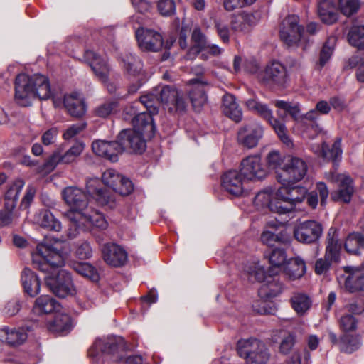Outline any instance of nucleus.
Segmentation results:
<instances>
[{
    "label": "nucleus",
    "mask_w": 364,
    "mask_h": 364,
    "mask_svg": "<svg viewBox=\"0 0 364 364\" xmlns=\"http://www.w3.org/2000/svg\"><path fill=\"white\" fill-rule=\"evenodd\" d=\"M55 245H38L36 252L32 255L33 265L42 272L51 274L45 277L46 284L56 296L64 298L74 291L73 284L70 274L65 270L58 271L54 276L55 268L64 264V257L58 247V241L55 242Z\"/></svg>",
    "instance_id": "1"
},
{
    "label": "nucleus",
    "mask_w": 364,
    "mask_h": 364,
    "mask_svg": "<svg viewBox=\"0 0 364 364\" xmlns=\"http://www.w3.org/2000/svg\"><path fill=\"white\" fill-rule=\"evenodd\" d=\"M133 129L122 130L118 135V139L122 151L142 153L146 149L144 136H152L155 124L151 115L145 112L136 114L132 119Z\"/></svg>",
    "instance_id": "2"
},
{
    "label": "nucleus",
    "mask_w": 364,
    "mask_h": 364,
    "mask_svg": "<svg viewBox=\"0 0 364 364\" xmlns=\"http://www.w3.org/2000/svg\"><path fill=\"white\" fill-rule=\"evenodd\" d=\"M51 95L50 85L47 77L41 74L29 76L21 73L17 75L14 99L20 106H30L35 97L48 100Z\"/></svg>",
    "instance_id": "3"
},
{
    "label": "nucleus",
    "mask_w": 364,
    "mask_h": 364,
    "mask_svg": "<svg viewBox=\"0 0 364 364\" xmlns=\"http://www.w3.org/2000/svg\"><path fill=\"white\" fill-rule=\"evenodd\" d=\"M87 192L77 187H67L62 191V196L67 205H82L96 203L98 205H107L112 203V198L107 189L101 187L98 178L87 181Z\"/></svg>",
    "instance_id": "4"
},
{
    "label": "nucleus",
    "mask_w": 364,
    "mask_h": 364,
    "mask_svg": "<svg viewBox=\"0 0 364 364\" xmlns=\"http://www.w3.org/2000/svg\"><path fill=\"white\" fill-rule=\"evenodd\" d=\"M70 208L63 213L64 216L73 223L75 230L81 225L95 226L106 229L108 223L102 213L95 210L92 206H68Z\"/></svg>",
    "instance_id": "5"
},
{
    "label": "nucleus",
    "mask_w": 364,
    "mask_h": 364,
    "mask_svg": "<svg viewBox=\"0 0 364 364\" xmlns=\"http://www.w3.org/2000/svg\"><path fill=\"white\" fill-rule=\"evenodd\" d=\"M238 355L248 364H266L271 356L267 346L260 340H240L237 344Z\"/></svg>",
    "instance_id": "6"
},
{
    "label": "nucleus",
    "mask_w": 364,
    "mask_h": 364,
    "mask_svg": "<svg viewBox=\"0 0 364 364\" xmlns=\"http://www.w3.org/2000/svg\"><path fill=\"white\" fill-rule=\"evenodd\" d=\"M246 106L250 110L255 112L266 119L282 142L286 144H289L291 142L287 134V127L284 123V119L287 114H284L283 109H279L277 112V114L282 119V120H279L273 117L272 110L266 105L262 104L255 99L247 100Z\"/></svg>",
    "instance_id": "7"
},
{
    "label": "nucleus",
    "mask_w": 364,
    "mask_h": 364,
    "mask_svg": "<svg viewBox=\"0 0 364 364\" xmlns=\"http://www.w3.org/2000/svg\"><path fill=\"white\" fill-rule=\"evenodd\" d=\"M307 172L304 161L297 157L288 156L284 159L282 171H277V181L284 186L293 185L304 178Z\"/></svg>",
    "instance_id": "8"
},
{
    "label": "nucleus",
    "mask_w": 364,
    "mask_h": 364,
    "mask_svg": "<svg viewBox=\"0 0 364 364\" xmlns=\"http://www.w3.org/2000/svg\"><path fill=\"white\" fill-rule=\"evenodd\" d=\"M175 97H177V90L166 85L158 87L154 93L141 96L139 102L146 108V112L150 114L153 118V115L158 113V107L154 105L155 100L165 105L168 108Z\"/></svg>",
    "instance_id": "9"
},
{
    "label": "nucleus",
    "mask_w": 364,
    "mask_h": 364,
    "mask_svg": "<svg viewBox=\"0 0 364 364\" xmlns=\"http://www.w3.org/2000/svg\"><path fill=\"white\" fill-rule=\"evenodd\" d=\"M277 197L280 203H288L291 205L301 203L306 199L308 205H317L318 202L316 191L308 192L304 187H293L288 188L282 186L277 190Z\"/></svg>",
    "instance_id": "10"
},
{
    "label": "nucleus",
    "mask_w": 364,
    "mask_h": 364,
    "mask_svg": "<svg viewBox=\"0 0 364 364\" xmlns=\"http://www.w3.org/2000/svg\"><path fill=\"white\" fill-rule=\"evenodd\" d=\"M299 21V16L293 14L287 16L282 22L280 38L289 46L298 45L303 38L304 29Z\"/></svg>",
    "instance_id": "11"
},
{
    "label": "nucleus",
    "mask_w": 364,
    "mask_h": 364,
    "mask_svg": "<svg viewBox=\"0 0 364 364\" xmlns=\"http://www.w3.org/2000/svg\"><path fill=\"white\" fill-rule=\"evenodd\" d=\"M240 173L244 180L260 181L267 176V171L259 155H251L240 163Z\"/></svg>",
    "instance_id": "12"
},
{
    "label": "nucleus",
    "mask_w": 364,
    "mask_h": 364,
    "mask_svg": "<svg viewBox=\"0 0 364 364\" xmlns=\"http://www.w3.org/2000/svg\"><path fill=\"white\" fill-rule=\"evenodd\" d=\"M84 58L99 80L102 82L106 83L107 89L109 92L112 93L115 92L117 86L113 83L109 82L107 80L109 67L106 59L102 58L92 50H86Z\"/></svg>",
    "instance_id": "13"
},
{
    "label": "nucleus",
    "mask_w": 364,
    "mask_h": 364,
    "mask_svg": "<svg viewBox=\"0 0 364 364\" xmlns=\"http://www.w3.org/2000/svg\"><path fill=\"white\" fill-rule=\"evenodd\" d=\"M343 269L338 276L339 284L351 293L364 291V268L346 266Z\"/></svg>",
    "instance_id": "14"
},
{
    "label": "nucleus",
    "mask_w": 364,
    "mask_h": 364,
    "mask_svg": "<svg viewBox=\"0 0 364 364\" xmlns=\"http://www.w3.org/2000/svg\"><path fill=\"white\" fill-rule=\"evenodd\" d=\"M322 226L315 220H306L295 225L294 236L300 242L311 244L316 242L321 236Z\"/></svg>",
    "instance_id": "15"
},
{
    "label": "nucleus",
    "mask_w": 364,
    "mask_h": 364,
    "mask_svg": "<svg viewBox=\"0 0 364 364\" xmlns=\"http://www.w3.org/2000/svg\"><path fill=\"white\" fill-rule=\"evenodd\" d=\"M264 82L268 84L284 87L289 81L286 67L278 61H272L267 65L262 75Z\"/></svg>",
    "instance_id": "16"
},
{
    "label": "nucleus",
    "mask_w": 364,
    "mask_h": 364,
    "mask_svg": "<svg viewBox=\"0 0 364 364\" xmlns=\"http://www.w3.org/2000/svg\"><path fill=\"white\" fill-rule=\"evenodd\" d=\"M136 38L139 46L142 50L157 52L163 46L162 36L151 29L138 28L136 31Z\"/></svg>",
    "instance_id": "17"
},
{
    "label": "nucleus",
    "mask_w": 364,
    "mask_h": 364,
    "mask_svg": "<svg viewBox=\"0 0 364 364\" xmlns=\"http://www.w3.org/2000/svg\"><path fill=\"white\" fill-rule=\"evenodd\" d=\"M262 127L256 122L242 127L237 132V141L242 146L252 149L255 147L263 136Z\"/></svg>",
    "instance_id": "18"
},
{
    "label": "nucleus",
    "mask_w": 364,
    "mask_h": 364,
    "mask_svg": "<svg viewBox=\"0 0 364 364\" xmlns=\"http://www.w3.org/2000/svg\"><path fill=\"white\" fill-rule=\"evenodd\" d=\"M122 63L124 69L132 76L138 77L136 84H133L129 87V92H136L143 84L142 80L144 73L142 71V63L141 60L132 53H127L122 58Z\"/></svg>",
    "instance_id": "19"
},
{
    "label": "nucleus",
    "mask_w": 364,
    "mask_h": 364,
    "mask_svg": "<svg viewBox=\"0 0 364 364\" xmlns=\"http://www.w3.org/2000/svg\"><path fill=\"white\" fill-rule=\"evenodd\" d=\"M104 261L109 266L122 267L127 261V252L121 246L115 243H106L102 247Z\"/></svg>",
    "instance_id": "20"
},
{
    "label": "nucleus",
    "mask_w": 364,
    "mask_h": 364,
    "mask_svg": "<svg viewBox=\"0 0 364 364\" xmlns=\"http://www.w3.org/2000/svg\"><path fill=\"white\" fill-rule=\"evenodd\" d=\"M243 180L240 171L230 170L223 175L221 185L228 193L239 197L244 193Z\"/></svg>",
    "instance_id": "21"
},
{
    "label": "nucleus",
    "mask_w": 364,
    "mask_h": 364,
    "mask_svg": "<svg viewBox=\"0 0 364 364\" xmlns=\"http://www.w3.org/2000/svg\"><path fill=\"white\" fill-rule=\"evenodd\" d=\"M336 181L339 183V190L331 193L332 201L349 203L354 192L352 179L346 174H338Z\"/></svg>",
    "instance_id": "22"
},
{
    "label": "nucleus",
    "mask_w": 364,
    "mask_h": 364,
    "mask_svg": "<svg viewBox=\"0 0 364 364\" xmlns=\"http://www.w3.org/2000/svg\"><path fill=\"white\" fill-rule=\"evenodd\" d=\"M63 105L68 113L76 118L82 117L87 110L84 99L76 92L64 95Z\"/></svg>",
    "instance_id": "23"
},
{
    "label": "nucleus",
    "mask_w": 364,
    "mask_h": 364,
    "mask_svg": "<svg viewBox=\"0 0 364 364\" xmlns=\"http://www.w3.org/2000/svg\"><path fill=\"white\" fill-rule=\"evenodd\" d=\"M258 18L252 13L242 12L235 16L231 21V31L235 34H244L256 25Z\"/></svg>",
    "instance_id": "24"
},
{
    "label": "nucleus",
    "mask_w": 364,
    "mask_h": 364,
    "mask_svg": "<svg viewBox=\"0 0 364 364\" xmlns=\"http://www.w3.org/2000/svg\"><path fill=\"white\" fill-rule=\"evenodd\" d=\"M189 83L193 85L192 89L189 91L191 102L193 108L199 112L207 102V96L203 87L208 83L199 78L192 79Z\"/></svg>",
    "instance_id": "25"
},
{
    "label": "nucleus",
    "mask_w": 364,
    "mask_h": 364,
    "mask_svg": "<svg viewBox=\"0 0 364 364\" xmlns=\"http://www.w3.org/2000/svg\"><path fill=\"white\" fill-rule=\"evenodd\" d=\"M312 150L323 159L333 162L340 161L342 158L341 139L338 138L331 148L323 142L321 147L313 145Z\"/></svg>",
    "instance_id": "26"
},
{
    "label": "nucleus",
    "mask_w": 364,
    "mask_h": 364,
    "mask_svg": "<svg viewBox=\"0 0 364 364\" xmlns=\"http://www.w3.org/2000/svg\"><path fill=\"white\" fill-rule=\"evenodd\" d=\"M286 277L291 281L301 278L306 273L305 262L299 257L287 260L282 269Z\"/></svg>",
    "instance_id": "27"
},
{
    "label": "nucleus",
    "mask_w": 364,
    "mask_h": 364,
    "mask_svg": "<svg viewBox=\"0 0 364 364\" xmlns=\"http://www.w3.org/2000/svg\"><path fill=\"white\" fill-rule=\"evenodd\" d=\"M60 305L57 301L49 295L38 297L34 303L33 311L38 315L48 314L59 310Z\"/></svg>",
    "instance_id": "28"
},
{
    "label": "nucleus",
    "mask_w": 364,
    "mask_h": 364,
    "mask_svg": "<svg viewBox=\"0 0 364 364\" xmlns=\"http://www.w3.org/2000/svg\"><path fill=\"white\" fill-rule=\"evenodd\" d=\"M264 256L272 265L268 270L270 274H277L287 262L286 252L282 248H274L269 252H266Z\"/></svg>",
    "instance_id": "29"
},
{
    "label": "nucleus",
    "mask_w": 364,
    "mask_h": 364,
    "mask_svg": "<svg viewBox=\"0 0 364 364\" xmlns=\"http://www.w3.org/2000/svg\"><path fill=\"white\" fill-rule=\"evenodd\" d=\"M21 283L24 291L31 296L40 292L41 284L38 277L29 268H24L21 273Z\"/></svg>",
    "instance_id": "30"
},
{
    "label": "nucleus",
    "mask_w": 364,
    "mask_h": 364,
    "mask_svg": "<svg viewBox=\"0 0 364 364\" xmlns=\"http://www.w3.org/2000/svg\"><path fill=\"white\" fill-rule=\"evenodd\" d=\"M27 337L26 331L23 328L9 329L8 327H4L0 333L1 339L4 340L8 345L11 346L22 344Z\"/></svg>",
    "instance_id": "31"
},
{
    "label": "nucleus",
    "mask_w": 364,
    "mask_h": 364,
    "mask_svg": "<svg viewBox=\"0 0 364 364\" xmlns=\"http://www.w3.org/2000/svg\"><path fill=\"white\" fill-rule=\"evenodd\" d=\"M222 109L225 116L235 122L241 121L242 117V110L236 102L234 95L226 94L223 96Z\"/></svg>",
    "instance_id": "32"
},
{
    "label": "nucleus",
    "mask_w": 364,
    "mask_h": 364,
    "mask_svg": "<svg viewBox=\"0 0 364 364\" xmlns=\"http://www.w3.org/2000/svg\"><path fill=\"white\" fill-rule=\"evenodd\" d=\"M290 303L296 314L303 316L311 309L312 300L306 293L294 292L290 299Z\"/></svg>",
    "instance_id": "33"
},
{
    "label": "nucleus",
    "mask_w": 364,
    "mask_h": 364,
    "mask_svg": "<svg viewBox=\"0 0 364 364\" xmlns=\"http://www.w3.org/2000/svg\"><path fill=\"white\" fill-rule=\"evenodd\" d=\"M71 327V318L64 313H57L54 318L48 323V330L53 333H67L70 331Z\"/></svg>",
    "instance_id": "34"
},
{
    "label": "nucleus",
    "mask_w": 364,
    "mask_h": 364,
    "mask_svg": "<svg viewBox=\"0 0 364 364\" xmlns=\"http://www.w3.org/2000/svg\"><path fill=\"white\" fill-rule=\"evenodd\" d=\"M266 282L262 285L259 289V294L266 296L267 299L276 297L284 289V284L277 279L274 278L275 274L268 273Z\"/></svg>",
    "instance_id": "35"
},
{
    "label": "nucleus",
    "mask_w": 364,
    "mask_h": 364,
    "mask_svg": "<svg viewBox=\"0 0 364 364\" xmlns=\"http://www.w3.org/2000/svg\"><path fill=\"white\" fill-rule=\"evenodd\" d=\"M35 220L41 226L50 230L59 232L61 230L60 223L48 209H42L39 213H36Z\"/></svg>",
    "instance_id": "36"
},
{
    "label": "nucleus",
    "mask_w": 364,
    "mask_h": 364,
    "mask_svg": "<svg viewBox=\"0 0 364 364\" xmlns=\"http://www.w3.org/2000/svg\"><path fill=\"white\" fill-rule=\"evenodd\" d=\"M336 233V230L333 228H331L328 232L325 257L331 261H337L338 259L339 252L341 248V245L339 243Z\"/></svg>",
    "instance_id": "37"
},
{
    "label": "nucleus",
    "mask_w": 364,
    "mask_h": 364,
    "mask_svg": "<svg viewBox=\"0 0 364 364\" xmlns=\"http://www.w3.org/2000/svg\"><path fill=\"white\" fill-rule=\"evenodd\" d=\"M275 106L284 111L285 114H290L296 122L297 126H304L308 120H304V115L300 116V109L298 105H292L290 102L284 100L274 102Z\"/></svg>",
    "instance_id": "38"
},
{
    "label": "nucleus",
    "mask_w": 364,
    "mask_h": 364,
    "mask_svg": "<svg viewBox=\"0 0 364 364\" xmlns=\"http://www.w3.org/2000/svg\"><path fill=\"white\" fill-rule=\"evenodd\" d=\"M192 41L194 45L188 52V58H193L200 52L204 50L208 43L205 36L198 28H195L192 33Z\"/></svg>",
    "instance_id": "39"
},
{
    "label": "nucleus",
    "mask_w": 364,
    "mask_h": 364,
    "mask_svg": "<svg viewBox=\"0 0 364 364\" xmlns=\"http://www.w3.org/2000/svg\"><path fill=\"white\" fill-rule=\"evenodd\" d=\"M361 346V340L358 336L343 334L340 337L339 348L341 351L352 353Z\"/></svg>",
    "instance_id": "40"
},
{
    "label": "nucleus",
    "mask_w": 364,
    "mask_h": 364,
    "mask_svg": "<svg viewBox=\"0 0 364 364\" xmlns=\"http://www.w3.org/2000/svg\"><path fill=\"white\" fill-rule=\"evenodd\" d=\"M344 247L346 250L353 255H359L360 249H364V236L358 232L349 234Z\"/></svg>",
    "instance_id": "41"
},
{
    "label": "nucleus",
    "mask_w": 364,
    "mask_h": 364,
    "mask_svg": "<svg viewBox=\"0 0 364 364\" xmlns=\"http://www.w3.org/2000/svg\"><path fill=\"white\" fill-rule=\"evenodd\" d=\"M24 185V181L20 178L13 181L5 194V200H6V205H15L18 202L19 194Z\"/></svg>",
    "instance_id": "42"
},
{
    "label": "nucleus",
    "mask_w": 364,
    "mask_h": 364,
    "mask_svg": "<svg viewBox=\"0 0 364 364\" xmlns=\"http://www.w3.org/2000/svg\"><path fill=\"white\" fill-rule=\"evenodd\" d=\"M280 203L277 191L265 189L258 192L254 198V205H274Z\"/></svg>",
    "instance_id": "43"
},
{
    "label": "nucleus",
    "mask_w": 364,
    "mask_h": 364,
    "mask_svg": "<svg viewBox=\"0 0 364 364\" xmlns=\"http://www.w3.org/2000/svg\"><path fill=\"white\" fill-rule=\"evenodd\" d=\"M336 43V38L335 36H330L325 42L319 56L318 66L322 68L326 63L330 60Z\"/></svg>",
    "instance_id": "44"
},
{
    "label": "nucleus",
    "mask_w": 364,
    "mask_h": 364,
    "mask_svg": "<svg viewBox=\"0 0 364 364\" xmlns=\"http://www.w3.org/2000/svg\"><path fill=\"white\" fill-rule=\"evenodd\" d=\"M328 5L326 1L321 2L318 6V13L323 23L332 24L337 21L338 16L333 8H328Z\"/></svg>",
    "instance_id": "45"
},
{
    "label": "nucleus",
    "mask_w": 364,
    "mask_h": 364,
    "mask_svg": "<svg viewBox=\"0 0 364 364\" xmlns=\"http://www.w3.org/2000/svg\"><path fill=\"white\" fill-rule=\"evenodd\" d=\"M72 268L77 274L90 279L91 280H97L98 275L94 267L87 262H73Z\"/></svg>",
    "instance_id": "46"
},
{
    "label": "nucleus",
    "mask_w": 364,
    "mask_h": 364,
    "mask_svg": "<svg viewBox=\"0 0 364 364\" xmlns=\"http://www.w3.org/2000/svg\"><path fill=\"white\" fill-rule=\"evenodd\" d=\"M348 41L354 47L364 48V26H353L348 33Z\"/></svg>",
    "instance_id": "47"
},
{
    "label": "nucleus",
    "mask_w": 364,
    "mask_h": 364,
    "mask_svg": "<svg viewBox=\"0 0 364 364\" xmlns=\"http://www.w3.org/2000/svg\"><path fill=\"white\" fill-rule=\"evenodd\" d=\"M296 343V336L294 333H287L281 338L279 345V352L282 355H288L293 350Z\"/></svg>",
    "instance_id": "48"
},
{
    "label": "nucleus",
    "mask_w": 364,
    "mask_h": 364,
    "mask_svg": "<svg viewBox=\"0 0 364 364\" xmlns=\"http://www.w3.org/2000/svg\"><path fill=\"white\" fill-rule=\"evenodd\" d=\"M330 111V103L325 100H321L317 102L315 109L309 111L304 114V120H317L319 117V113L321 114H327Z\"/></svg>",
    "instance_id": "49"
},
{
    "label": "nucleus",
    "mask_w": 364,
    "mask_h": 364,
    "mask_svg": "<svg viewBox=\"0 0 364 364\" xmlns=\"http://www.w3.org/2000/svg\"><path fill=\"white\" fill-rule=\"evenodd\" d=\"M92 253V247L87 240H79L75 244V255L80 259H90Z\"/></svg>",
    "instance_id": "50"
},
{
    "label": "nucleus",
    "mask_w": 364,
    "mask_h": 364,
    "mask_svg": "<svg viewBox=\"0 0 364 364\" xmlns=\"http://www.w3.org/2000/svg\"><path fill=\"white\" fill-rule=\"evenodd\" d=\"M83 143L74 144L68 151L63 154V164H68L76 161L84 150Z\"/></svg>",
    "instance_id": "51"
},
{
    "label": "nucleus",
    "mask_w": 364,
    "mask_h": 364,
    "mask_svg": "<svg viewBox=\"0 0 364 364\" xmlns=\"http://www.w3.org/2000/svg\"><path fill=\"white\" fill-rule=\"evenodd\" d=\"M270 208V210L273 213L278 214V218H276V220L280 224L287 223L293 216L291 215L294 211V206H268Z\"/></svg>",
    "instance_id": "52"
},
{
    "label": "nucleus",
    "mask_w": 364,
    "mask_h": 364,
    "mask_svg": "<svg viewBox=\"0 0 364 364\" xmlns=\"http://www.w3.org/2000/svg\"><path fill=\"white\" fill-rule=\"evenodd\" d=\"M298 127L302 132L304 137L309 139H314L322 132V129L316 122V120H308L307 124L304 126H299Z\"/></svg>",
    "instance_id": "53"
},
{
    "label": "nucleus",
    "mask_w": 364,
    "mask_h": 364,
    "mask_svg": "<svg viewBox=\"0 0 364 364\" xmlns=\"http://www.w3.org/2000/svg\"><path fill=\"white\" fill-rule=\"evenodd\" d=\"M122 175L114 169H107L105 171L102 176V181L105 185L112 188L114 191L117 188V185L121 179Z\"/></svg>",
    "instance_id": "54"
},
{
    "label": "nucleus",
    "mask_w": 364,
    "mask_h": 364,
    "mask_svg": "<svg viewBox=\"0 0 364 364\" xmlns=\"http://www.w3.org/2000/svg\"><path fill=\"white\" fill-rule=\"evenodd\" d=\"M109 146H107L108 147L105 151V155L101 156L115 162L118 160L119 155L123 152L122 148L118 139L117 141H109Z\"/></svg>",
    "instance_id": "55"
},
{
    "label": "nucleus",
    "mask_w": 364,
    "mask_h": 364,
    "mask_svg": "<svg viewBox=\"0 0 364 364\" xmlns=\"http://www.w3.org/2000/svg\"><path fill=\"white\" fill-rule=\"evenodd\" d=\"M267 164L269 168L276 170L277 171H282V167L284 163V159L282 160L281 154L276 151L269 152L267 156Z\"/></svg>",
    "instance_id": "56"
},
{
    "label": "nucleus",
    "mask_w": 364,
    "mask_h": 364,
    "mask_svg": "<svg viewBox=\"0 0 364 364\" xmlns=\"http://www.w3.org/2000/svg\"><path fill=\"white\" fill-rule=\"evenodd\" d=\"M358 321L355 317L348 313L344 314L339 320L341 328L343 331H352L356 329Z\"/></svg>",
    "instance_id": "57"
},
{
    "label": "nucleus",
    "mask_w": 364,
    "mask_h": 364,
    "mask_svg": "<svg viewBox=\"0 0 364 364\" xmlns=\"http://www.w3.org/2000/svg\"><path fill=\"white\" fill-rule=\"evenodd\" d=\"M339 7L344 15L349 16L358 11L359 3L358 0H339Z\"/></svg>",
    "instance_id": "58"
},
{
    "label": "nucleus",
    "mask_w": 364,
    "mask_h": 364,
    "mask_svg": "<svg viewBox=\"0 0 364 364\" xmlns=\"http://www.w3.org/2000/svg\"><path fill=\"white\" fill-rule=\"evenodd\" d=\"M86 127L87 124L84 122H80L74 124L65 129L63 134V138L65 140H70L82 132Z\"/></svg>",
    "instance_id": "59"
},
{
    "label": "nucleus",
    "mask_w": 364,
    "mask_h": 364,
    "mask_svg": "<svg viewBox=\"0 0 364 364\" xmlns=\"http://www.w3.org/2000/svg\"><path fill=\"white\" fill-rule=\"evenodd\" d=\"M157 7L160 14L165 16H171L176 11V4L173 0H160Z\"/></svg>",
    "instance_id": "60"
},
{
    "label": "nucleus",
    "mask_w": 364,
    "mask_h": 364,
    "mask_svg": "<svg viewBox=\"0 0 364 364\" xmlns=\"http://www.w3.org/2000/svg\"><path fill=\"white\" fill-rule=\"evenodd\" d=\"M119 184L117 185L115 192L119 193L122 196H128L134 190V184L132 181L122 175Z\"/></svg>",
    "instance_id": "61"
},
{
    "label": "nucleus",
    "mask_w": 364,
    "mask_h": 364,
    "mask_svg": "<svg viewBox=\"0 0 364 364\" xmlns=\"http://www.w3.org/2000/svg\"><path fill=\"white\" fill-rule=\"evenodd\" d=\"M256 0H224L223 6L225 10L232 11L237 8L250 6Z\"/></svg>",
    "instance_id": "62"
},
{
    "label": "nucleus",
    "mask_w": 364,
    "mask_h": 364,
    "mask_svg": "<svg viewBox=\"0 0 364 364\" xmlns=\"http://www.w3.org/2000/svg\"><path fill=\"white\" fill-rule=\"evenodd\" d=\"M58 164H63V154H61L59 149H57L46 160L44 164V168L47 171H50L53 170Z\"/></svg>",
    "instance_id": "63"
},
{
    "label": "nucleus",
    "mask_w": 364,
    "mask_h": 364,
    "mask_svg": "<svg viewBox=\"0 0 364 364\" xmlns=\"http://www.w3.org/2000/svg\"><path fill=\"white\" fill-rule=\"evenodd\" d=\"M116 107L117 103L114 102H105L95 109V114L100 117H107Z\"/></svg>",
    "instance_id": "64"
}]
</instances>
